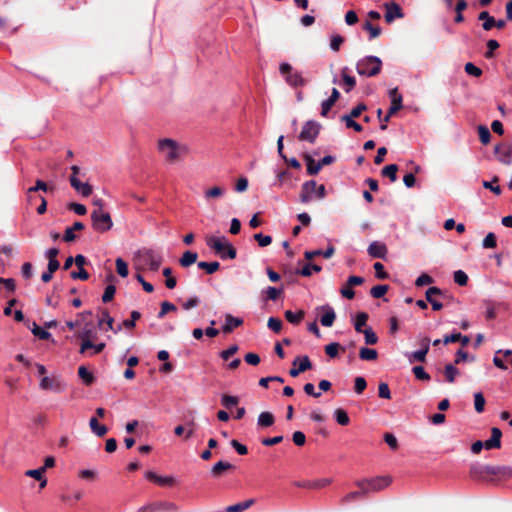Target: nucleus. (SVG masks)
<instances>
[{"label": "nucleus", "instance_id": "nucleus-53", "mask_svg": "<svg viewBox=\"0 0 512 512\" xmlns=\"http://www.w3.org/2000/svg\"><path fill=\"white\" fill-rule=\"evenodd\" d=\"M341 121L344 122L348 128H353L356 132H361L363 130L362 126L355 122L353 118L342 116Z\"/></svg>", "mask_w": 512, "mask_h": 512}, {"label": "nucleus", "instance_id": "nucleus-11", "mask_svg": "<svg viewBox=\"0 0 512 512\" xmlns=\"http://www.w3.org/2000/svg\"><path fill=\"white\" fill-rule=\"evenodd\" d=\"M317 310L323 312V314L320 318L321 324L324 327H331L336 318L334 309L329 305H323V306L318 307Z\"/></svg>", "mask_w": 512, "mask_h": 512}, {"label": "nucleus", "instance_id": "nucleus-61", "mask_svg": "<svg viewBox=\"0 0 512 512\" xmlns=\"http://www.w3.org/2000/svg\"><path fill=\"white\" fill-rule=\"evenodd\" d=\"M484 248H495L496 247V236L494 233H488L483 240Z\"/></svg>", "mask_w": 512, "mask_h": 512}, {"label": "nucleus", "instance_id": "nucleus-44", "mask_svg": "<svg viewBox=\"0 0 512 512\" xmlns=\"http://www.w3.org/2000/svg\"><path fill=\"white\" fill-rule=\"evenodd\" d=\"M474 406H475V410L478 413L483 412L484 406H485V399L481 392H477L474 394Z\"/></svg>", "mask_w": 512, "mask_h": 512}, {"label": "nucleus", "instance_id": "nucleus-55", "mask_svg": "<svg viewBox=\"0 0 512 512\" xmlns=\"http://www.w3.org/2000/svg\"><path fill=\"white\" fill-rule=\"evenodd\" d=\"M267 326L269 327V329H271L272 331L278 333L280 332L281 328H282V322L281 320L277 319V318H274V317H270L268 319V323H267Z\"/></svg>", "mask_w": 512, "mask_h": 512}, {"label": "nucleus", "instance_id": "nucleus-43", "mask_svg": "<svg viewBox=\"0 0 512 512\" xmlns=\"http://www.w3.org/2000/svg\"><path fill=\"white\" fill-rule=\"evenodd\" d=\"M361 333L365 336V343L368 345H374L378 341L377 335L373 332L371 328L364 329Z\"/></svg>", "mask_w": 512, "mask_h": 512}, {"label": "nucleus", "instance_id": "nucleus-8", "mask_svg": "<svg viewBox=\"0 0 512 512\" xmlns=\"http://www.w3.org/2000/svg\"><path fill=\"white\" fill-rule=\"evenodd\" d=\"M280 73L285 77L288 85L292 87H298L305 85L306 81L302 77L300 72L292 71V67L289 63H282L279 67Z\"/></svg>", "mask_w": 512, "mask_h": 512}, {"label": "nucleus", "instance_id": "nucleus-25", "mask_svg": "<svg viewBox=\"0 0 512 512\" xmlns=\"http://www.w3.org/2000/svg\"><path fill=\"white\" fill-rule=\"evenodd\" d=\"M275 418L270 412H262L258 416L257 424L260 427H270L274 424Z\"/></svg>", "mask_w": 512, "mask_h": 512}, {"label": "nucleus", "instance_id": "nucleus-12", "mask_svg": "<svg viewBox=\"0 0 512 512\" xmlns=\"http://www.w3.org/2000/svg\"><path fill=\"white\" fill-rule=\"evenodd\" d=\"M69 180L71 186L82 196L88 197L92 194L93 189L90 184L81 182L75 175H71Z\"/></svg>", "mask_w": 512, "mask_h": 512}, {"label": "nucleus", "instance_id": "nucleus-38", "mask_svg": "<svg viewBox=\"0 0 512 512\" xmlns=\"http://www.w3.org/2000/svg\"><path fill=\"white\" fill-rule=\"evenodd\" d=\"M83 335H85L89 340L97 339V333L93 328L89 327L88 325H86L77 335L81 341H83Z\"/></svg>", "mask_w": 512, "mask_h": 512}, {"label": "nucleus", "instance_id": "nucleus-52", "mask_svg": "<svg viewBox=\"0 0 512 512\" xmlns=\"http://www.w3.org/2000/svg\"><path fill=\"white\" fill-rule=\"evenodd\" d=\"M364 29L370 34V39L378 37L381 33V29L378 26H373L370 22L364 24Z\"/></svg>", "mask_w": 512, "mask_h": 512}, {"label": "nucleus", "instance_id": "nucleus-35", "mask_svg": "<svg viewBox=\"0 0 512 512\" xmlns=\"http://www.w3.org/2000/svg\"><path fill=\"white\" fill-rule=\"evenodd\" d=\"M368 320V315L364 312L358 313L355 318L354 327L355 330L359 333H361L364 329L363 327L366 325Z\"/></svg>", "mask_w": 512, "mask_h": 512}, {"label": "nucleus", "instance_id": "nucleus-40", "mask_svg": "<svg viewBox=\"0 0 512 512\" xmlns=\"http://www.w3.org/2000/svg\"><path fill=\"white\" fill-rule=\"evenodd\" d=\"M322 270L321 266L317 265V264H307L305 265L301 271H300V274L302 276H305V277H309L312 275L313 272H320Z\"/></svg>", "mask_w": 512, "mask_h": 512}, {"label": "nucleus", "instance_id": "nucleus-57", "mask_svg": "<svg viewBox=\"0 0 512 512\" xmlns=\"http://www.w3.org/2000/svg\"><path fill=\"white\" fill-rule=\"evenodd\" d=\"M465 72L469 75L479 77L482 74V70L475 66L473 63H466L465 64Z\"/></svg>", "mask_w": 512, "mask_h": 512}, {"label": "nucleus", "instance_id": "nucleus-31", "mask_svg": "<svg viewBox=\"0 0 512 512\" xmlns=\"http://www.w3.org/2000/svg\"><path fill=\"white\" fill-rule=\"evenodd\" d=\"M398 166L396 164H390L382 169V175L388 177L392 182L397 179Z\"/></svg>", "mask_w": 512, "mask_h": 512}, {"label": "nucleus", "instance_id": "nucleus-19", "mask_svg": "<svg viewBox=\"0 0 512 512\" xmlns=\"http://www.w3.org/2000/svg\"><path fill=\"white\" fill-rule=\"evenodd\" d=\"M391 99V106L389 108V114L393 115L402 108V96L398 93L397 88H393L389 91Z\"/></svg>", "mask_w": 512, "mask_h": 512}, {"label": "nucleus", "instance_id": "nucleus-15", "mask_svg": "<svg viewBox=\"0 0 512 512\" xmlns=\"http://www.w3.org/2000/svg\"><path fill=\"white\" fill-rule=\"evenodd\" d=\"M386 13H385V20L387 23H391L396 18H402L403 13L400 8V6L396 3H386L385 4Z\"/></svg>", "mask_w": 512, "mask_h": 512}, {"label": "nucleus", "instance_id": "nucleus-28", "mask_svg": "<svg viewBox=\"0 0 512 512\" xmlns=\"http://www.w3.org/2000/svg\"><path fill=\"white\" fill-rule=\"evenodd\" d=\"M225 194V189L219 186H214L207 189L204 193V197L207 200L221 198Z\"/></svg>", "mask_w": 512, "mask_h": 512}, {"label": "nucleus", "instance_id": "nucleus-9", "mask_svg": "<svg viewBox=\"0 0 512 512\" xmlns=\"http://www.w3.org/2000/svg\"><path fill=\"white\" fill-rule=\"evenodd\" d=\"M104 342H96V340H89L83 335V341H81L79 353L87 357H92L101 353L105 348Z\"/></svg>", "mask_w": 512, "mask_h": 512}, {"label": "nucleus", "instance_id": "nucleus-5", "mask_svg": "<svg viewBox=\"0 0 512 512\" xmlns=\"http://www.w3.org/2000/svg\"><path fill=\"white\" fill-rule=\"evenodd\" d=\"M382 61L376 56H366L357 62L356 69L359 75L372 77L380 73Z\"/></svg>", "mask_w": 512, "mask_h": 512}, {"label": "nucleus", "instance_id": "nucleus-26", "mask_svg": "<svg viewBox=\"0 0 512 512\" xmlns=\"http://www.w3.org/2000/svg\"><path fill=\"white\" fill-rule=\"evenodd\" d=\"M306 164H307V172L310 175H316L322 169L319 162H316L310 155L306 154L304 156Z\"/></svg>", "mask_w": 512, "mask_h": 512}, {"label": "nucleus", "instance_id": "nucleus-29", "mask_svg": "<svg viewBox=\"0 0 512 512\" xmlns=\"http://www.w3.org/2000/svg\"><path fill=\"white\" fill-rule=\"evenodd\" d=\"M378 353L375 349L362 347L359 351V357L361 360L373 361L376 360Z\"/></svg>", "mask_w": 512, "mask_h": 512}, {"label": "nucleus", "instance_id": "nucleus-41", "mask_svg": "<svg viewBox=\"0 0 512 512\" xmlns=\"http://www.w3.org/2000/svg\"><path fill=\"white\" fill-rule=\"evenodd\" d=\"M478 134H479V138H480V141L486 145L490 142V138H491V133L489 131V129L484 126V125H480L478 127Z\"/></svg>", "mask_w": 512, "mask_h": 512}, {"label": "nucleus", "instance_id": "nucleus-22", "mask_svg": "<svg viewBox=\"0 0 512 512\" xmlns=\"http://www.w3.org/2000/svg\"><path fill=\"white\" fill-rule=\"evenodd\" d=\"M254 504H255L254 499H247L243 502H239L234 505L227 506L225 508V512H243V511L249 509Z\"/></svg>", "mask_w": 512, "mask_h": 512}, {"label": "nucleus", "instance_id": "nucleus-45", "mask_svg": "<svg viewBox=\"0 0 512 512\" xmlns=\"http://www.w3.org/2000/svg\"><path fill=\"white\" fill-rule=\"evenodd\" d=\"M388 291L387 285H377L371 288L370 294L374 298H381L383 297L386 292Z\"/></svg>", "mask_w": 512, "mask_h": 512}, {"label": "nucleus", "instance_id": "nucleus-7", "mask_svg": "<svg viewBox=\"0 0 512 512\" xmlns=\"http://www.w3.org/2000/svg\"><path fill=\"white\" fill-rule=\"evenodd\" d=\"M93 228L98 232H106L112 228L113 222L109 213L95 209L91 213Z\"/></svg>", "mask_w": 512, "mask_h": 512}, {"label": "nucleus", "instance_id": "nucleus-34", "mask_svg": "<svg viewBox=\"0 0 512 512\" xmlns=\"http://www.w3.org/2000/svg\"><path fill=\"white\" fill-rule=\"evenodd\" d=\"M285 317H286L287 321L290 322L291 324H298L304 318V312L302 310H300V311L294 313L290 310H287L285 312Z\"/></svg>", "mask_w": 512, "mask_h": 512}, {"label": "nucleus", "instance_id": "nucleus-18", "mask_svg": "<svg viewBox=\"0 0 512 512\" xmlns=\"http://www.w3.org/2000/svg\"><path fill=\"white\" fill-rule=\"evenodd\" d=\"M501 436H502V432L499 428H496V427H493L491 429V437L490 439L486 440L484 443H485V448L490 450V449H496V448H500L501 446Z\"/></svg>", "mask_w": 512, "mask_h": 512}, {"label": "nucleus", "instance_id": "nucleus-32", "mask_svg": "<svg viewBox=\"0 0 512 512\" xmlns=\"http://www.w3.org/2000/svg\"><path fill=\"white\" fill-rule=\"evenodd\" d=\"M427 352L425 350H418L415 352L406 353L405 356L407 357L408 361L410 363H413L415 361L418 362H424L426 360Z\"/></svg>", "mask_w": 512, "mask_h": 512}, {"label": "nucleus", "instance_id": "nucleus-58", "mask_svg": "<svg viewBox=\"0 0 512 512\" xmlns=\"http://www.w3.org/2000/svg\"><path fill=\"white\" fill-rule=\"evenodd\" d=\"M344 42V38L340 35H333L331 37V41H330V48L333 50V51H338L340 49V46L342 45V43Z\"/></svg>", "mask_w": 512, "mask_h": 512}, {"label": "nucleus", "instance_id": "nucleus-6", "mask_svg": "<svg viewBox=\"0 0 512 512\" xmlns=\"http://www.w3.org/2000/svg\"><path fill=\"white\" fill-rule=\"evenodd\" d=\"M326 196V189L324 185H317L316 181L310 180L306 181L302 184L301 193H300V201L303 204H307L314 197L318 199H323Z\"/></svg>", "mask_w": 512, "mask_h": 512}, {"label": "nucleus", "instance_id": "nucleus-23", "mask_svg": "<svg viewBox=\"0 0 512 512\" xmlns=\"http://www.w3.org/2000/svg\"><path fill=\"white\" fill-rule=\"evenodd\" d=\"M233 468V465L229 462L219 461L217 462L211 469V474L213 477H220L224 472Z\"/></svg>", "mask_w": 512, "mask_h": 512}, {"label": "nucleus", "instance_id": "nucleus-42", "mask_svg": "<svg viewBox=\"0 0 512 512\" xmlns=\"http://www.w3.org/2000/svg\"><path fill=\"white\" fill-rule=\"evenodd\" d=\"M117 273L121 277L128 276V265L122 258H117L115 261Z\"/></svg>", "mask_w": 512, "mask_h": 512}, {"label": "nucleus", "instance_id": "nucleus-24", "mask_svg": "<svg viewBox=\"0 0 512 512\" xmlns=\"http://www.w3.org/2000/svg\"><path fill=\"white\" fill-rule=\"evenodd\" d=\"M198 255L196 252L186 251L183 253L182 257L179 260V263L182 267H188L194 264L197 261Z\"/></svg>", "mask_w": 512, "mask_h": 512}, {"label": "nucleus", "instance_id": "nucleus-1", "mask_svg": "<svg viewBox=\"0 0 512 512\" xmlns=\"http://www.w3.org/2000/svg\"><path fill=\"white\" fill-rule=\"evenodd\" d=\"M157 147L164 160L170 164L181 161L189 151L185 144L170 138L160 139Z\"/></svg>", "mask_w": 512, "mask_h": 512}, {"label": "nucleus", "instance_id": "nucleus-50", "mask_svg": "<svg viewBox=\"0 0 512 512\" xmlns=\"http://www.w3.org/2000/svg\"><path fill=\"white\" fill-rule=\"evenodd\" d=\"M254 239L258 242L260 247H266L272 242V238L270 236L263 235L262 233L255 234Z\"/></svg>", "mask_w": 512, "mask_h": 512}, {"label": "nucleus", "instance_id": "nucleus-10", "mask_svg": "<svg viewBox=\"0 0 512 512\" xmlns=\"http://www.w3.org/2000/svg\"><path fill=\"white\" fill-rule=\"evenodd\" d=\"M320 130V125L315 121H308L304 124L299 139L313 143L317 138Z\"/></svg>", "mask_w": 512, "mask_h": 512}, {"label": "nucleus", "instance_id": "nucleus-62", "mask_svg": "<svg viewBox=\"0 0 512 512\" xmlns=\"http://www.w3.org/2000/svg\"><path fill=\"white\" fill-rule=\"evenodd\" d=\"M175 310H176V306L174 304L165 301L161 304V310L158 314V317L163 318L166 313H168L170 311H175Z\"/></svg>", "mask_w": 512, "mask_h": 512}, {"label": "nucleus", "instance_id": "nucleus-37", "mask_svg": "<svg viewBox=\"0 0 512 512\" xmlns=\"http://www.w3.org/2000/svg\"><path fill=\"white\" fill-rule=\"evenodd\" d=\"M334 416H335L336 421L340 425L345 426V425H348L350 422V419H349L347 413L341 408H338L335 410Z\"/></svg>", "mask_w": 512, "mask_h": 512}, {"label": "nucleus", "instance_id": "nucleus-49", "mask_svg": "<svg viewBox=\"0 0 512 512\" xmlns=\"http://www.w3.org/2000/svg\"><path fill=\"white\" fill-rule=\"evenodd\" d=\"M412 370H413L415 377L418 380H424V381L430 380V375L424 370V368L422 366H415V367H413Z\"/></svg>", "mask_w": 512, "mask_h": 512}, {"label": "nucleus", "instance_id": "nucleus-21", "mask_svg": "<svg viewBox=\"0 0 512 512\" xmlns=\"http://www.w3.org/2000/svg\"><path fill=\"white\" fill-rule=\"evenodd\" d=\"M440 293L441 291L437 287H430L425 293L426 300L432 305V308L435 311H438L443 307V304L434 298L435 295H439Z\"/></svg>", "mask_w": 512, "mask_h": 512}, {"label": "nucleus", "instance_id": "nucleus-16", "mask_svg": "<svg viewBox=\"0 0 512 512\" xmlns=\"http://www.w3.org/2000/svg\"><path fill=\"white\" fill-rule=\"evenodd\" d=\"M42 390H52L55 392H61L63 390L61 382L56 378H50L44 376L39 384Z\"/></svg>", "mask_w": 512, "mask_h": 512}, {"label": "nucleus", "instance_id": "nucleus-59", "mask_svg": "<svg viewBox=\"0 0 512 512\" xmlns=\"http://www.w3.org/2000/svg\"><path fill=\"white\" fill-rule=\"evenodd\" d=\"M378 394L380 398L383 399H390L391 398V392L386 383H380L378 386Z\"/></svg>", "mask_w": 512, "mask_h": 512}, {"label": "nucleus", "instance_id": "nucleus-27", "mask_svg": "<svg viewBox=\"0 0 512 512\" xmlns=\"http://www.w3.org/2000/svg\"><path fill=\"white\" fill-rule=\"evenodd\" d=\"M89 426L92 430V432L97 435L98 437L104 436L108 429L104 425H100L96 418L92 417L89 421Z\"/></svg>", "mask_w": 512, "mask_h": 512}, {"label": "nucleus", "instance_id": "nucleus-39", "mask_svg": "<svg viewBox=\"0 0 512 512\" xmlns=\"http://www.w3.org/2000/svg\"><path fill=\"white\" fill-rule=\"evenodd\" d=\"M364 497H366L365 492H363L362 489H359L358 491H353V492H350L347 495H345L344 498L342 499V502L350 503L359 498H364Z\"/></svg>", "mask_w": 512, "mask_h": 512}, {"label": "nucleus", "instance_id": "nucleus-46", "mask_svg": "<svg viewBox=\"0 0 512 512\" xmlns=\"http://www.w3.org/2000/svg\"><path fill=\"white\" fill-rule=\"evenodd\" d=\"M32 333L41 340H48L51 337V333L33 324Z\"/></svg>", "mask_w": 512, "mask_h": 512}, {"label": "nucleus", "instance_id": "nucleus-33", "mask_svg": "<svg viewBox=\"0 0 512 512\" xmlns=\"http://www.w3.org/2000/svg\"><path fill=\"white\" fill-rule=\"evenodd\" d=\"M198 267L202 270H205L207 274H213L215 273L219 267L220 264L217 261L214 262H198Z\"/></svg>", "mask_w": 512, "mask_h": 512}, {"label": "nucleus", "instance_id": "nucleus-4", "mask_svg": "<svg viewBox=\"0 0 512 512\" xmlns=\"http://www.w3.org/2000/svg\"><path fill=\"white\" fill-rule=\"evenodd\" d=\"M206 243L207 245L215 250L216 253L220 255L221 258H229L234 259L236 258V249L233 247V245L226 239L224 236H207L206 237Z\"/></svg>", "mask_w": 512, "mask_h": 512}, {"label": "nucleus", "instance_id": "nucleus-51", "mask_svg": "<svg viewBox=\"0 0 512 512\" xmlns=\"http://www.w3.org/2000/svg\"><path fill=\"white\" fill-rule=\"evenodd\" d=\"M342 76H343V82L346 85V91L349 92L356 85V80L354 77L346 74V69H343Z\"/></svg>", "mask_w": 512, "mask_h": 512}, {"label": "nucleus", "instance_id": "nucleus-30", "mask_svg": "<svg viewBox=\"0 0 512 512\" xmlns=\"http://www.w3.org/2000/svg\"><path fill=\"white\" fill-rule=\"evenodd\" d=\"M445 378L449 383H453L459 375V370L453 364H447L444 369Z\"/></svg>", "mask_w": 512, "mask_h": 512}, {"label": "nucleus", "instance_id": "nucleus-36", "mask_svg": "<svg viewBox=\"0 0 512 512\" xmlns=\"http://www.w3.org/2000/svg\"><path fill=\"white\" fill-rule=\"evenodd\" d=\"M340 349L344 350V348H342L339 343L333 342L325 346V353L330 358H335L338 356Z\"/></svg>", "mask_w": 512, "mask_h": 512}, {"label": "nucleus", "instance_id": "nucleus-60", "mask_svg": "<svg viewBox=\"0 0 512 512\" xmlns=\"http://www.w3.org/2000/svg\"><path fill=\"white\" fill-rule=\"evenodd\" d=\"M366 109H367V107H366L365 104H359L355 108H353L349 114H346V115H343V116L354 119V118L359 117L361 115V113L363 111H365Z\"/></svg>", "mask_w": 512, "mask_h": 512}, {"label": "nucleus", "instance_id": "nucleus-20", "mask_svg": "<svg viewBox=\"0 0 512 512\" xmlns=\"http://www.w3.org/2000/svg\"><path fill=\"white\" fill-rule=\"evenodd\" d=\"M243 324V320L238 317H234L231 314L225 315V324L222 327L224 333H230L234 328H237Z\"/></svg>", "mask_w": 512, "mask_h": 512}, {"label": "nucleus", "instance_id": "nucleus-48", "mask_svg": "<svg viewBox=\"0 0 512 512\" xmlns=\"http://www.w3.org/2000/svg\"><path fill=\"white\" fill-rule=\"evenodd\" d=\"M238 401H239V399L236 396H230V395L224 394L221 397L222 405L225 406L228 409L233 407V406H235V405H237Z\"/></svg>", "mask_w": 512, "mask_h": 512}, {"label": "nucleus", "instance_id": "nucleus-13", "mask_svg": "<svg viewBox=\"0 0 512 512\" xmlns=\"http://www.w3.org/2000/svg\"><path fill=\"white\" fill-rule=\"evenodd\" d=\"M145 477L159 486H172L175 483V479L172 476H160L153 471H147Z\"/></svg>", "mask_w": 512, "mask_h": 512}, {"label": "nucleus", "instance_id": "nucleus-63", "mask_svg": "<svg viewBox=\"0 0 512 512\" xmlns=\"http://www.w3.org/2000/svg\"><path fill=\"white\" fill-rule=\"evenodd\" d=\"M78 374L88 384L93 381V375L84 366L79 367Z\"/></svg>", "mask_w": 512, "mask_h": 512}, {"label": "nucleus", "instance_id": "nucleus-3", "mask_svg": "<svg viewBox=\"0 0 512 512\" xmlns=\"http://www.w3.org/2000/svg\"><path fill=\"white\" fill-rule=\"evenodd\" d=\"M391 483L392 478L390 476H377L358 480L355 482V485L368 496L386 489Z\"/></svg>", "mask_w": 512, "mask_h": 512}, {"label": "nucleus", "instance_id": "nucleus-2", "mask_svg": "<svg viewBox=\"0 0 512 512\" xmlns=\"http://www.w3.org/2000/svg\"><path fill=\"white\" fill-rule=\"evenodd\" d=\"M163 261L162 256L151 249H142L134 253V268L138 271H157Z\"/></svg>", "mask_w": 512, "mask_h": 512}, {"label": "nucleus", "instance_id": "nucleus-54", "mask_svg": "<svg viewBox=\"0 0 512 512\" xmlns=\"http://www.w3.org/2000/svg\"><path fill=\"white\" fill-rule=\"evenodd\" d=\"M103 324L107 325V329L113 330L114 319L107 312H104L103 317L98 321L99 327H102Z\"/></svg>", "mask_w": 512, "mask_h": 512}, {"label": "nucleus", "instance_id": "nucleus-64", "mask_svg": "<svg viewBox=\"0 0 512 512\" xmlns=\"http://www.w3.org/2000/svg\"><path fill=\"white\" fill-rule=\"evenodd\" d=\"M367 386L366 380L359 376L355 378V392L361 394Z\"/></svg>", "mask_w": 512, "mask_h": 512}, {"label": "nucleus", "instance_id": "nucleus-47", "mask_svg": "<svg viewBox=\"0 0 512 512\" xmlns=\"http://www.w3.org/2000/svg\"><path fill=\"white\" fill-rule=\"evenodd\" d=\"M454 281L460 286H465L468 282L467 274L462 270H457L454 272Z\"/></svg>", "mask_w": 512, "mask_h": 512}, {"label": "nucleus", "instance_id": "nucleus-56", "mask_svg": "<svg viewBox=\"0 0 512 512\" xmlns=\"http://www.w3.org/2000/svg\"><path fill=\"white\" fill-rule=\"evenodd\" d=\"M116 288L114 285H108L105 288L104 294L102 296V301L107 303L111 301L115 295Z\"/></svg>", "mask_w": 512, "mask_h": 512}, {"label": "nucleus", "instance_id": "nucleus-14", "mask_svg": "<svg viewBox=\"0 0 512 512\" xmlns=\"http://www.w3.org/2000/svg\"><path fill=\"white\" fill-rule=\"evenodd\" d=\"M299 362V366L298 368H292L290 370V375L292 377H296L298 376L300 373L310 369L312 367V363L309 359L308 356H303V357H297L294 361H293V365L295 366L297 363Z\"/></svg>", "mask_w": 512, "mask_h": 512}, {"label": "nucleus", "instance_id": "nucleus-17", "mask_svg": "<svg viewBox=\"0 0 512 512\" xmlns=\"http://www.w3.org/2000/svg\"><path fill=\"white\" fill-rule=\"evenodd\" d=\"M368 253L374 258L384 259L387 254V247L381 242L374 241L368 246Z\"/></svg>", "mask_w": 512, "mask_h": 512}]
</instances>
